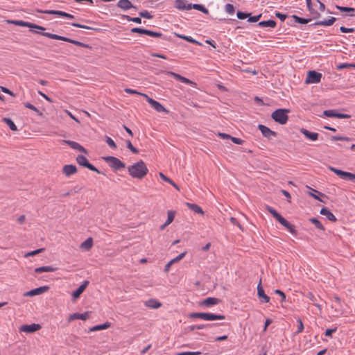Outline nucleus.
<instances>
[{
  "label": "nucleus",
  "mask_w": 355,
  "mask_h": 355,
  "mask_svg": "<svg viewBox=\"0 0 355 355\" xmlns=\"http://www.w3.org/2000/svg\"><path fill=\"white\" fill-rule=\"evenodd\" d=\"M71 26H74V27H78V28H85V29H88V30H93L94 28L90 27V26H85V25H83V24H78V23H71Z\"/></svg>",
  "instance_id": "nucleus-57"
},
{
  "label": "nucleus",
  "mask_w": 355,
  "mask_h": 355,
  "mask_svg": "<svg viewBox=\"0 0 355 355\" xmlns=\"http://www.w3.org/2000/svg\"><path fill=\"white\" fill-rule=\"evenodd\" d=\"M145 306L155 309L161 307L162 304L157 300L152 298L145 302Z\"/></svg>",
  "instance_id": "nucleus-28"
},
{
  "label": "nucleus",
  "mask_w": 355,
  "mask_h": 355,
  "mask_svg": "<svg viewBox=\"0 0 355 355\" xmlns=\"http://www.w3.org/2000/svg\"><path fill=\"white\" fill-rule=\"evenodd\" d=\"M332 139L334 141H350L351 138L341 136H333Z\"/></svg>",
  "instance_id": "nucleus-59"
},
{
  "label": "nucleus",
  "mask_w": 355,
  "mask_h": 355,
  "mask_svg": "<svg viewBox=\"0 0 355 355\" xmlns=\"http://www.w3.org/2000/svg\"><path fill=\"white\" fill-rule=\"evenodd\" d=\"M62 172L67 177H69L77 172V168L75 165L67 164L63 166Z\"/></svg>",
  "instance_id": "nucleus-23"
},
{
  "label": "nucleus",
  "mask_w": 355,
  "mask_h": 355,
  "mask_svg": "<svg viewBox=\"0 0 355 355\" xmlns=\"http://www.w3.org/2000/svg\"><path fill=\"white\" fill-rule=\"evenodd\" d=\"M8 23L13 24L17 26H23V27H28L30 28H36L38 30L44 31L45 28L43 26L37 25L35 24H33L28 21H24L21 20H13V21H8Z\"/></svg>",
  "instance_id": "nucleus-11"
},
{
  "label": "nucleus",
  "mask_w": 355,
  "mask_h": 355,
  "mask_svg": "<svg viewBox=\"0 0 355 355\" xmlns=\"http://www.w3.org/2000/svg\"><path fill=\"white\" fill-rule=\"evenodd\" d=\"M298 326H297V330L296 331V334H300L304 330V324L302 322V320L300 318L297 319Z\"/></svg>",
  "instance_id": "nucleus-55"
},
{
  "label": "nucleus",
  "mask_w": 355,
  "mask_h": 355,
  "mask_svg": "<svg viewBox=\"0 0 355 355\" xmlns=\"http://www.w3.org/2000/svg\"><path fill=\"white\" fill-rule=\"evenodd\" d=\"M288 112H289V110L277 109L272 113L271 117L275 122H277L279 124L284 125V124H286L288 121Z\"/></svg>",
  "instance_id": "nucleus-6"
},
{
  "label": "nucleus",
  "mask_w": 355,
  "mask_h": 355,
  "mask_svg": "<svg viewBox=\"0 0 355 355\" xmlns=\"http://www.w3.org/2000/svg\"><path fill=\"white\" fill-rule=\"evenodd\" d=\"M43 13L49 14V15H55L59 17H66L69 19H73L74 16L69 14L67 12H65L64 11L61 10H46L44 11H42Z\"/></svg>",
  "instance_id": "nucleus-16"
},
{
  "label": "nucleus",
  "mask_w": 355,
  "mask_h": 355,
  "mask_svg": "<svg viewBox=\"0 0 355 355\" xmlns=\"http://www.w3.org/2000/svg\"><path fill=\"white\" fill-rule=\"evenodd\" d=\"M41 326L39 324H24L21 326L19 330L25 333H33L40 329Z\"/></svg>",
  "instance_id": "nucleus-15"
},
{
  "label": "nucleus",
  "mask_w": 355,
  "mask_h": 355,
  "mask_svg": "<svg viewBox=\"0 0 355 355\" xmlns=\"http://www.w3.org/2000/svg\"><path fill=\"white\" fill-rule=\"evenodd\" d=\"M320 214L327 217V218L332 222L336 221V216L327 207H322L320 211Z\"/></svg>",
  "instance_id": "nucleus-27"
},
{
  "label": "nucleus",
  "mask_w": 355,
  "mask_h": 355,
  "mask_svg": "<svg viewBox=\"0 0 355 355\" xmlns=\"http://www.w3.org/2000/svg\"><path fill=\"white\" fill-rule=\"evenodd\" d=\"M189 317L191 319L200 318L207 321L224 320L225 318L224 315L212 313H191L189 314Z\"/></svg>",
  "instance_id": "nucleus-4"
},
{
  "label": "nucleus",
  "mask_w": 355,
  "mask_h": 355,
  "mask_svg": "<svg viewBox=\"0 0 355 355\" xmlns=\"http://www.w3.org/2000/svg\"><path fill=\"white\" fill-rule=\"evenodd\" d=\"M261 14H259L258 15H256V16H249L248 17V21L249 22H257L259 20V19L261 18Z\"/></svg>",
  "instance_id": "nucleus-58"
},
{
  "label": "nucleus",
  "mask_w": 355,
  "mask_h": 355,
  "mask_svg": "<svg viewBox=\"0 0 355 355\" xmlns=\"http://www.w3.org/2000/svg\"><path fill=\"white\" fill-rule=\"evenodd\" d=\"M123 18L125 19L128 21H133L137 24H141V19L140 17H131L128 15H123Z\"/></svg>",
  "instance_id": "nucleus-46"
},
{
  "label": "nucleus",
  "mask_w": 355,
  "mask_h": 355,
  "mask_svg": "<svg viewBox=\"0 0 355 355\" xmlns=\"http://www.w3.org/2000/svg\"><path fill=\"white\" fill-rule=\"evenodd\" d=\"M257 295L261 302L267 303L270 300V297L265 294L264 290L261 286V280H260L257 286Z\"/></svg>",
  "instance_id": "nucleus-18"
},
{
  "label": "nucleus",
  "mask_w": 355,
  "mask_h": 355,
  "mask_svg": "<svg viewBox=\"0 0 355 355\" xmlns=\"http://www.w3.org/2000/svg\"><path fill=\"white\" fill-rule=\"evenodd\" d=\"M41 35L45 36L46 37L51 38V39L58 40H62V41H64L67 42H69V43H71V44H75L78 46H82V47H85V48H91L88 44H84L81 42L74 40H72V39H70V38H68V37H66L64 36H60V35H58L56 34L44 32V33H41Z\"/></svg>",
  "instance_id": "nucleus-5"
},
{
  "label": "nucleus",
  "mask_w": 355,
  "mask_h": 355,
  "mask_svg": "<svg viewBox=\"0 0 355 355\" xmlns=\"http://www.w3.org/2000/svg\"><path fill=\"white\" fill-rule=\"evenodd\" d=\"M175 8L180 10H189L191 9V3L187 0H176L175 1Z\"/></svg>",
  "instance_id": "nucleus-17"
},
{
  "label": "nucleus",
  "mask_w": 355,
  "mask_h": 355,
  "mask_svg": "<svg viewBox=\"0 0 355 355\" xmlns=\"http://www.w3.org/2000/svg\"><path fill=\"white\" fill-rule=\"evenodd\" d=\"M336 18L334 17H330L328 19L318 21H316L314 25L315 26H329L334 24L336 21Z\"/></svg>",
  "instance_id": "nucleus-29"
},
{
  "label": "nucleus",
  "mask_w": 355,
  "mask_h": 355,
  "mask_svg": "<svg viewBox=\"0 0 355 355\" xmlns=\"http://www.w3.org/2000/svg\"><path fill=\"white\" fill-rule=\"evenodd\" d=\"M307 8L313 15V19H318L320 17V13L325 10V5L320 0H306Z\"/></svg>",
  "instance_id": "nucleus-3"
},
{
  "label": "nucleus",
  "mask_w": 355,
  "mask_h": 355,
  "mask_svg": "<svg viewBox=\"0 0 355 355\" xmlns=\"http://www.w3.org/2000/svg\"><path fill=\"white\" fill-rule=\"evenodd\" d=\"M89 317V313L85 312L83 313H74L69 315L68 318V321L71 322L73 320H86Z\"/></svg>",
  "instance_id": "nucleus-24"
},
{
  "label": "nucleus",
  "mask_w": 355,
  "mask_h": 355,
  "mask_svg": "<svg viewBox=\"0 0 355 355\" xmlns=\"http://www.w3.org/2000/svg\"><path fill=\"white\" fill-rule=\"evenodd\" d=\"M139 15L141 17L148 19H153V16L148 10L141 11L139 13Z\"/></svg>",
  "instance_id": "nucleus-50"
},
{
  "label": "nucleus",
  "mask_w": 355,
  "mask_h": 355,
  "mask_svg": "<svg viewBox=\"0 0 355 355\" xmlns=\"http://www.w3.org/2000/svg\"><path fill=\"white\" fill-rule=\"evenodd\" d=\"M3 121H4L9 126L10 130L13 131H16L17 130L16 125L10 119L3 118Z\"/></svg>",
  "instance_id": "nucleus-40"
},
{
  "label": "nucleus",
  "mask_w": 355,
  "mask_h": 355,
  "mask_svg": "<svg viewBox=\"0 0 355 355\" xmlns=\"http://www.w3.org/2000/svg\"><path fill=\"white\" fill-rule=\"evenodd\" d=\"M76 162L80 166L85 167V168H88L89 170H90L92 171H94L98 174L101 173V171L96 167H95L94 165L90 164L89 162L88 159H87V157L83 155H78L77 156Z\"/></svg>",
  "instance_id": "nucleus-8"
},
{
  "label": "nucleus",
  "mask_w": 355,
  "mask_h": 355,
  "mask_svg": "<svg viewBox=\"0 0 355 355\" xmlns=\"http://www.w3.org/2000/svg\"><path fill=\"white\" fill-rule=\"evenodd\" d=\"M55 270H56V268H53L51 266H42V267L36 268L35 269V272H36V273L49 272H53Z\"/></svg>",
  "instance_id": "nucleus-32"
},
{
  "label": "nucleus",
  "mask_w": 355,
  "mask_h": 355,
  "mask_svg": "<svg viewBox=\"0 0 355 355\" xmlns=\"http://www.w3.org/2000/svg\"><path fill=\"white\" fill-rule=\"evenodd\" d=\"M259 130L261 131V134L263 137L267 138H270L271 136H275L276 132L271 130L269 128L263 125H259L258 126Z\"/></svg>",
  "instance_id": "nucleus-20"
},
{
  "label": "nucleus",
  "mask_w": 355,
  "mask_h": 355,
  "mask_svg": "<svg viewBox=\"0 0 355 355\" xmlns=\"http://www.w3.org/2000/svg\"><path fill=\"white\" fill-rule=\"evenodd\" d=\"M178 36L190 43L201 45V44L199 42H198L195 39L192 38L191 36H186V35H178Z\"/></svg>",
  "instance_id": "nucleus-43"
},
{
  "label": "nucleus",
  "mask_w": 355,
  "mask_h": 355,
  "mask_svg": "<svg viewBox=\"0 0 355 355\" xmlns=\"http://www.w3.org/2000/svg\"><path fill=\"white\" fill-rule=\"evenodd\" d=\"M44 250V248H40V249L27 252L26 254H25L24 257H28L34 256V255H36V254L43 252Z\"/></svg>",
  "instance_id": "nucleus-52"
},
{
  "label": "nucleus",
  "mask_w": 355,
  "mask_h": 355,
  "mask_svg": "<svg viewBox=\"0 0 355 355\" xmlns=\"http://www.w3.org/2000/svg\"><path fill=\"white\" fill-rule=\"evenodd\" d=\"M145 31L146 29L145 28H132L131 29V32L132 33H139V34H145Z\"/></svg>",
  "instance_id": "nucleus-62"
},
{
  "label": "nucleus",
  "mask_w": 355,
  "mask_h": 355,
  "mask_svg": "<svg viewBox=\"0 0 355 355\" xmlns=\"http://www.w3.org/2000/svg\"><path fill=\"white\" fill-rule=\"evenodd\" d=\"M128 171L132 178L142 179L148 173V169L142 160H140L128 167Z\"/></svg>",
  "instance_id": "nucleus-1"
},
{
  "label": "nucleus",
  "mask_w": 355,
  "mask_h": 355,
  "mask_svg": "<svg viewBox=\"0 0 355 355\" xmlns=\"http://www.w3.org/2000/svg\"><path fill=\"white\" fill-rule=\"evenodd\" d=\"M147 102L158 112L168 113V111L158 101L150 98L147 94H144Z\"/></svg>",
  "instance_id": "nucleus-10"
},
{
  "label": "nucleus",
  "mask_w": 355,
  "mask_h": 355,
  "mask_svg": "<svg viewBox=\"0 0 355 355\" xmlns=\"http://www.w3.org/2000/svg\"><path fill=\"white\" fill-rule=\"evenodd\" d=\"M167 74L170 76H172L173 78H174L175 79H176L177 80L181 82V83H183L184 84H187V85H190L191 86H193L195 87L196 85V83L184 76H182L181 75L178 74V73H176L175 72H173V71H168L167 72Z\"/></svg>",
  "instance_id": "nucleus-12"
},
{
  "label": "nucleus",
  "mask_w": 355,
  "mask_h": 355,
  "mask_svg": "<svg viewBox=\"0 0 355 355\" xmlns=\"http://www.w3.org/2000/svg\"><path fill=\"white\" fill-rule=\"evenodd\" d=\"M127 148L134 154H137L139 150L132 146L131 141L130 140L126 141Z\"/></svg>",
  "instance_id": "nucleus-51"
},
{
  "label": "nucleus",
  "mask_w": 355,
  "mask_h": 355,
  "mask_svg": "<svg viewBox=\"0 0 355 355\" xmlns=\"http://www.w3.org/2000/svg\"><path fill=\"white\" fill-rule=\"evenodd\" d=\"M93 245V240L91 237L87 239L80 244V248L85 250H89Z\"/></svg>",
  "instance_id": "nucleus-33"
},
{
  "label": "nucleus",
  "mask_w": 355,
  "mask_h": 355,
  "mask_svg": "<svg viewBox=\"0 0 355 355\" xmlns=\"http://www.w3.org/2000/svg\"><path fill=\"white\" fill-rule=\"evenodd\" d=\"M110 322H105L104 324H98V325H96V326H94L93 327H92L90 329V331H100V330H103V329H107L108 327H110Z\"/></svg>",
  "instance_id": "nucleus-36"
},
{
  "label": "nucleus",
  "mask_w": 355,
  "mask_h": 355,
  "mask_svg": "<svg viewBox=\"0 0 355 355\" xmlns=\"http://www.w3.org/2000/svg\"><path fill=\"white\" fill-rule=\"evenodd\" d=\"M230 139L232 140V141L236 144H243V143L244 142L243 140H242L240 138H237V137H230Z\"/></svg>",
  "instance_id": "nucleus-64"
},
{
  "label": "nucleus",
  "mask_w": 355,
  "mask_h": 355,
  "mask_svg": "<svg viewBox=\"0 0 355 355\" xmlns=\"http://www.w3.org/2000/svg\"><path fill=\"white\" fill-rule=\"evenodd\" d=\"M105 141L107 144V145L112 149H116L117 148L116 144L114 141L110 137L106 136L105 137Z\"/></svg>",
  "instance_id": "nucleus-48"
},
{
  "label": "nucleus",
  "mask_w": 355,
  "mask_h": 355,
  "mask_svg": "<svg viewBox=\"0 0 355 355\" xmlns=\"http://www.w3.org/2000/svg\"><path fill=\"white\" fill-rule=\"evenodd\" d=\"M62 143L68 144L71 148H73L74 150H78L80 152H83L85 153H87L86 149L83 146H82L80 144H78L76 141H71V140H62Z\"/></svg>",
  "instance_id": "nucleus-19"
},
{
  "label": "nucleus",
  "mask_w": 355,
  "mask_h": 355,
  "mask_svg": "<svg viewBox=\"0 0 355 355\" xmlns=\"http://www.w3.org/2000/svg\"><path fill=\"white\" fill-rule=\"evenodd\" d=\"M175 218V212L173 211H168L167 212V220H166V225L171 224Z\"/></svg>",
  "instance_id": "nucleus-47"
},
{
  "label": "nucleus",
  "mask_w": 355,
  "mask_h": 355,
  "mask_svg": "<svg viewBox=\"0 0 355 355\" xmlns=\"http://www.w3.org/2000/svg\"><path fill=\"white\" fill-rule=\"evenodd\" d=\"M24 105L31 110H33L34 112H37L39 115H42V113L33 105L31 103L26 102L24 103Z\"/></svg>",
  "instance_id": "nucleus-45"
},
{
  "label": "nucleus",
  "mask_w": 355,
  "mask_h": 355,
  "mask_svg": "<svg viewBox=\"0 0 355 355\" xmlns=\"http://www.w3.org/2000/svg\"><path fill=\"white\" fill-rule=\"evenodd\" d=\"M200 352H183L180 353H178L175 355H200Z\"/></svg>",
  "instance_id": "nucleus-60"
},
{
  "label": "nucleus",
  "mask_w": 355,
  "mask_h": 355,
  "mask_svg": "<svg viewBox=\"0 0 355 355\" xmlns=\"http://www.w3.org/2000/svg\"><path fill=\"white\" fill-rule=\"evenodd\" d=\"M214 324H196V325H191L190 326L189 328L191 331H194L196 329L197 330H199V329H202L205 327H212Z\"/></svg>",
  "instance_id": "nucleus-42"
},
{
  "label": "nucleus",
  "mask_w": 355,
  "mask_h": 355,
  "mask_svg": "<svg viewBox=\"0 0 355 355\" xmlns=\"http://www.w3.org/2000/svg\"><path fill=\"white\" fill-rule=\"evenodd\" d=\"M220 300L216 297H207L203 300L201 304L207 307L218 304Z\"/></svg>",
  "instance_id": "nucleus-30"
},
{
  "label": "nucleus",
  "mask_w": 355,
  "mask_h": 355,
  "mask_svg": "<svg viewBox=\"0 0 355 355\" xmlns=\"http://www.w3.org/2000/svg\"><path fill=\"white\" fill-rule=\"evenodd\" d=\"M89 284L88 281H85L76 291L72 293V296L74 299L78 298L80 295L83 293L87 286Z\"/></svg>",
  "instance_id": "nucleus-26"
},
{
  "label": "nucleus",
  "mask_w": 355,
  "mask_h": 355,
  "mask_svg": "<svg viewBox=\"0 0 355 355\" xmlns=\"http://www.w3.org/2000/svg\"><path fill=\"white\" fill-rule=\"evenodd\" d=\"M145 35H147L153 37H161L162 36V33L160 32H155L148 29H146Z\"/></svg>",
  "instance_id": "nucleus-44"
},
{
  "label": "nucleus",
  "mask_w": 355,
  "mask_h": 355,
  "mask_svg": "<svg viewBox=\"0 0 355 355\" xmlns=\"http://www.w3.org/2000/svg\"><path fill=\"white\" fill-rule=\"evenodd\" d=\"M160 178L165 182L169 183L173 187H174L175 189L179 190L178 186L169 178L166 177L165 175H164L162 173H159Z\"/></svg>",
  "instance_id": "nucleus-39"
},
{
  "label": "nucleus",
  "mask_w": 355,
  "mask_h": 355,
  "mask_svg": "<svg viewBox=\"0 0 355 355\" xmlns=\"http://www.w3.org/2000/svg\"><path fill=\"white\" fill-rule=\"evenodd\" d=\"M323 114L328 117H335L338 119H349L351 117L349 114L338 113L334 110H324Z\"/></svg>",
  "instance_id": "nucleus-13"
},
{
  "label": "nucleus",
  "mask_w": 355,
  "mask_h": 355,
  "mask_svg": "<svg viewBox=\"0 0 355 355\" xmlns=\"http://www.w3.org/2000/svg\"><path fill=\"white\" fill-rule=\"evenodd\" d=\"M266 209L281 225L286 228L291 234L294 236L297 235V231L295 226L286 220L275 209L268 205L266 206Z\"/></svg>",
  "instance_id": "nucleus-2"
},
{
  "label": "nucleus",
  "mask_w": 355,
  "mask_h": 355,
  "mask_svg": "<svg viewBox=\"0 0 355 355\" xmlns=\"http://www.w3.org/2000/svg\"><path fill=\"white\" fill-rule=\"evenodd\" d=\"M186 255V252H184L182 253H180L178 256L171 259L169 262H168L165 267H164V271L166 272H168L171 266L174 264V263L180 261L181 259H182Z\"/></svg>",
  "instance_id": "nucleus-22"
},
{
  "label": "nucleus",
  "mask_w": 355,
  "mask_h": 355,
  "mask_svg": "<svg viewBox=\"0 0 355 355\" xmlns=\"http://www.w3.org/2000/svg\"><path fill=\"white\" fill-rule=\"evenodd\" d=\"M225 10L230 15H233L234 13L235 9L232 4L227 3L225 6Z\"/></svg>",
  "instance_id": "nucleus-49"
},
{
  "label": "nucleus",
  "mask_w": 355,
  "mask_h": 355,
  "mask_svg": "<svg viewBox=\"0 0 355 355\" xmlns=\"http://www.w3.org/2000/svg\"><path fill=\"white\" fill-rule=\"evenodd\" d=\"M310 222L315 225V226L321 230H324V227L321 223V222L318 220L316 218H311L309 219Z\"/></svg>",
  "instance_id": "nucleus-41"
},
{
  "label": "nucleus",
  "mask_w": 355,
  "mask_h": 355,
  "mask_svg": "<svg viewBox=\"0 0 355 355\" xmlns=\"http://www.w3.org/2000/svg\"><path fill=\"white\" fill-rule=\"evenodd\" d=\"M329 169L331 171L334 172L335 174H336L338 176H339L340 178H341V175H342V174H343V171L340 170V169H338V168H334V167H333V166H329Z\"/></svg>",
  "instance_id": "nucleus-56"
},
{
  "label": "nucleus",
  "mask_w": 355,
  "mask_h": 355,
  "mask_svg": "<svg viewBox=\"0 0 355 355\" xmlns=\"http://www.w3.org/2000/svg\"><path fill=\"white\" fill-rule=\"evenodd\" d=\"M275 293L277 295H279V296H281L282 297V300L281 302H285L286 301V295L284 292H282V291L279 290V289H276L275 291Z\"/></svg>",
  "instance_id": "nucleus-63"
},
{
  "label": "nucleus",
  "mask_w": 355,
  "mask_h": 355,
  "mask_svg": "<svg viewBox=\"0 0 355 355\" xmlns=\"http://www.w3.org/2000/svg\"><path fill=\"white\" fill-rule=\"evenodd\" d=\"M191 9H196L197 10L201 11L205 14H208L209 10L207 9L203 5L198 4V3H191Z\"/></svg>",
  "instance_id": "nucleus-37"
},
{
  "label": "nucleus",
  "mask_w": 355,
  "mask_h": 355,
  "mask_svg": "<svg viewBox=\"0 0 355 355\" xmlns=\"http://www.w3.org/2000/svg\"><path fill=\"white\" fill-rule=\"evenodd\" d=\"M48 290H49V287L46 286H40V287L36 288L35 289H32L29 291L24 293V296L33 297L35 295H39L44 293V292L47 291Z\"/></svg>",
  "instance_id": "nucleus-14"
},
{
  "label": "nucleus",
  "mask_w": 355,
  "mask_h": 355,
  "mask_svg": "<svg viewBox=\"0 0 355 355\" xmlns=\"http://www.w3.org/2000/svg\"><path fill=\"white\" fill-rule=\"evenodd\" d=\"M103 159L109 164L114 171H119L125 167V163L121 162L119 158L113 156H107L103 157Z\"/></svg>",
  "instance_id": "nucleus-7"
},
{
  "label": "nucleus",
  "mask_w": 355,
  "mask_h": 355,
  "mask_svg": "<svg viewBox=\"0 0 355 355\" xmlns=\"http://www.w3.org/2000/svg\"><path fill=\"white\" fill-rule=\"evenodd\" d=\"M116 6L123 10H128L132 8H135L130 0H119L116 3Z\"/></svg>",
  "instance_id": "nucleus-25"
},
{
  "label": "nucleus",
  "mask_w": 355,
  "mask_h": 355,
  "mask_svg": "<svg viewBox=\"0 0 355 355\" xmlns=\"http://www.w3.org/2000/svg\"><path fill=\"white\" fill-rule=\"evenodd\" d=\"M187 205L189 207V209H191V211H193V212L200 214L202 215L204 214L203 210L198 205L193 204V203H187Z\"/></svg>",
  "instance_id": "nucleus-34"
},
{
  "label": "nucleus",
  "mask_w": 355,
  "mask_h": 355,
  "mask_svg": "<svg viewBox=\"0 0 355 355\" xmlns=\"http://www.w3.org/2000/svg\"><path fill=\"white\" fill-rule=\"evenodd\" d=\"M276 21L275 20L269 19L267 21H260L258 25L261 27H270V28H275L276 26Z\"/></svg>",
  "instance_id": "nucleus-35"
},
{
  "label": "nucleus",
  "mask_w": 355,
  "mask_h": 355,
  "mask_svg": "<svg viewBox=\"0 0 355 355\" xmlns=\"http://www.w3.org/2000/svg\"><path fill=\"white\" fill-rule=\"evenodd\" d=\"M340 31L342 33H354V28H346L345 26H340Z\"/></svg>",
  "instance_id": "nucleus-61"
},
{
  "label": "nucleus",
  "mask_w": 355,
  "mask_h": 355,
  "mask_svg": "<svg viewBox=\"0 0 355 355\" xmlns=\"http://www.w3.org/2000/svg\"><path fill=\"white\" fill-rule=\"evenodd\" d=\"M292 17L293 18L295 22L302 24H308L311 20V19L302 18L295 15H293Z\"/></svg>",
  "instance_id": "nucleus-38"
},
{
  "label": "nucleus",
  "mask_w": 355,
  "mask_h": 355,
  "mask_svg": "<svg viewBox=\"0 0 355 355\" xmlns=\"http://www.w3.org/2000/svg\"><path fill=\"white\" fill-rule=\"evenodd\" d=\"M300 132L304 135V137L311 140V141H316L318 139V137H319V134L317 133V132H310L309 130L305 129V128H302L300 130Z\"/></svg>",
  "instance_id": "nucleus-21"
},
{
  "label": "nucleus",
  "mask_w": 355,
  "mask_h": 355,
  "mask_svg": "<svg viewBox=\"0 0 355 355\" xmlns=\"http://www.w3.org/2000/svg\"><path fill=\"white\" fill-rule=\"evenodd\" d=\"M336 8L338 9V10H340V12H349L348 15L349 17H354L355 16V14H354L355 9L354 8H352V7H345V6H341L336 5Z\"/></svg>",
  "instance_id": "nucleus-31"
},
{
  "label": "nucleus",
  "mask_w": 355,
  "mask_h": 355,
  "mask_svg": "<svg viewBox=\"0 0 355 355\" xmlns=\"http://www.w3.org/2000/svg\"><path fill=\"white\" fill-rule=\"evenodd\" d=\"M124 91H125V93L130 94H138V95H141V96H144V94L143 93L137 92V90H135V89H130V88H125L124 89Z\"/></svg>",
  "instance_id": "nucleus-54"
},
{
  "label": "nucleus",
  "mask_w": 355,
  "mask_h": 355,
  "mask_svg": "<svg viewBox=\"0 0 355 355\" xmlns=\"http://www.w3.org/2000/svg\"><path fill=\"white\" fill-rule=\"evenodd\" d=\"M322 73L316 71H309L307 73L305 83L306 84L319 83L321 81Z\"/></svg>",
  "instance_id": "nucleus-9"
},
{
  "label": "nucleus",
  "mask_w": 355,
  "mask_h": 355,
  "mask_svg": "<svg viewBox=\"0 0 355 355\" xmlns=\"http://www.w3.org/2000/svg\"><path fill=\"white\" fill-rule=\"evenodd\" d=\"M250 15V13L243 12L241 11H238L236 13V16L239 19H244L248 17Z\"/></svg>",
  "instance_id": "nucleus-53"
}]
</instances>
